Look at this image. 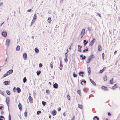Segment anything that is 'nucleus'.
<instances>
[{
  "mask_svg": "<svg viewBox=\"0 0 120 120\" xmlns=\"http://www.w3.org/2000/svg\"><path fill=\"white\" fill-rule=\"evenodd\" d=\"M85 34V29H83L82 31H81L80 35H81V38H82L83 36V35Z\"/></svg>",
  "mask_w": 120,
  "mask_h": 120,
  "instance_id": "obj_1",
  "label": "nucleus"
},
{
  "mask_svg": "<svg viewBox=\"0 0 120 120\" xmlns=\"http://www.w3.org/2000/svg\"><path fill=\"white\" fill-rule=\"evenodd\" d=\"M95 40V39L94 38H93V39L90 42L89 44V45L91 46H92Z\"/></svg>",
  "mask_w": 120,
  "mask_h": 120,
  "instance_id": "obj_2",
  "label": "nucleus"
},
{
  "mask_svg": "<svg viewBox=\"0 0 120 120\" xmlns=\"http://www.w3.org/2000/svg\"><path fill=\"white\" fill-rule=\"evenodd\" d=\"M10 99L9 98H6V102L7 104L8 105L9 104Z\"/></svg>",
  "mask_w": 120,
  "mask_h": 120,
  "instance_id": "obj_3",
  "label": "nucleus"
},
{
  "mask_svg": "<svg viewBox=\"0 0 120 120\" xmlns=\"http://www.w3.org/2000/svg\"><path fill=\"white\" fill-rule=\"evenodd\" d=\"M2 35L4 37H6L7 36V33L6 31H4L2 33Z\"/></svg>",
  "mask_w": 120,
  "mask_h": 120,
  "instance_id": "obj_4",
  "label": "nucleus"
},
{
  "mask_svg": "<svg viewBox=\"0 0 120 120\" xmlns=\"http://www.w3.org/2000/svg\"><path fill=\"white\" fill-rule=\"evenodd\" d=\"M23 58L25 60L27 59V55L25 53H24L23 54Z\"/></svg>",
  "mask_w": 120,
  "mask_h": 120,
  "instance_id": "obj_5",
  "label": "nucleus"
},
{
  "mask_svg": "<svg viewBox=\"0 0 120 120\" xmlns=\"http://www.w3.org/2000/svg\"><path fill=\"white\" fill-rule=\"evenodd\" d=\"M29 100L30 102L32 103L33 102V99L32 97L31 96H29Z\"/></svg>",
  "mask_w": 120,
  "mask_h": 120,
  "instance_id": "obj_6",
  "label": "nucleus"
},
{
  "mask_svg": "<svg viewBox=\"0 0 120 120\" xmlns=\"http://www.w3.org/2000/svg\"><path fill=\"white\" fill-rule=\"evenodd\" d=\"M101 88L105 90H108L107 87L104 86H102Z\"/></svg>",
  "mask_w": 120,
  "mask_h": 120,
  "instance_id": "obj_7",
  "label": "nucleus"
},
{
  "mask_svg": "<svg viewBox=\"0 0 120 120\" xmlns=\"http://www.w3.org/2000/svg\"><path fill=\"white\" fill-rule=\"evenodd\" d=\"M52 113L53 116H54L56 115V112L55 110H53L52 111Z\"/></svg>",
  "mask_w": 120,
  "mask_h": 120,
  "instance_id": "obj_8",
  "label": "nucleus"
},
{
  "mask_svg": "<svg viewBox=\"0 0 120 120\" xmlns=\"http://www.w3.org/2000/svg\"><path fill=\"white\" fill-rule=\"evenodd\" d=\"M106 68V67H104L102 70H100V71L99 72V73H102L103 72V71Z\"/></svg>",
  "mask_w": 120,
  "mask_h": 120,
  "instance_id": "obj_9",
  "label": "nucleus"
},
{
  "mask_svg": "<svg viewBox=\"0 0 120 120\" xmlns=\"http://www.w3.org/2000/svg\"><path fill=\"white\" fill-rule=\"evenodd\" d=\"M94 57V56L92 54L91 55L88 57V59L90 60H92L93 58Z\"/></svg>",
  "mask_w": 120,
  "mask_h": 120,
  "instance_id": "obj_10",
  "label": "nucleus"
},
{
  "mask_svg": "<svg viewBox=\"0 0 120 120\" xmlns=\"http://www.w3.org/2000/svg\"><path fill=\"white\" fill-rule=\"evenodd\" d=\"M13 70L12 69L8 71L7 72V73L8 75L11 74L13 72Z\"/></svg>",
  "mask_w": 120,
  "mask_h": 120,
  "instance_id": "obj_11",
  "label": "nucleus"
},
{
  "mask_svg": "<svg viewBox=\"0 0 120 120\" xmlns=\"http://www.w3.org/2000/svg\"><path fill=\"white\" fill-rule=\"evenodd\" d=\"M83 73L84 72H83L81 71L79 72V74L82 77H83Z\"/></svg>",
  "mask_w": 120,
  "mask_h": 120,
  "instance_id": "obj_12",
  "label": "nucleus"
},
{
  "mask_svg": "<svg viewBox=\"0 0 120 120\" xmlns=\"http://www.w3.org/2000/svg\"><path fill=\"white\" fill-rule=\"evenodd\" d=\"M90 80L91 82L92 83V84L94 85H95L96 84L95 82L93 81L91 79H90Z\"/></svg>",
  "mask_w": 120,
  "mask_h": 120,
  "instance_id": "obj_13",
  "label": "nucleus"
},
{
  "mask_svg": "<svg viewBox=\"0 0 120 120\" xmlns=\"http://www.w3.org/2000/svg\"><path fill=\"white\" fill-rule=\"evenodd\" d=\"M63 65L61 62H60V70H62L63 68Z\"/></svg>",
  "mask_w": 120,
  "mask_h": 120,
  "instance_id": "obj_14",
  "label": "nucleus"
},
{
  "mask_svg": "<svg viewBox=\"0 0 120 120\" xmlns=\"http://www.w3.org/2000/svg\"><path fill=\"white\" fill-rule=\"evenodd\" d=\"M10 40L9 39H7L6 40V44L7 45H8L9 43H10Z\"/></svg>",
  "mask_w": 120,
  "mask_h": 120,
  "instance_id": "obj_15",
  "label": "nucleus"
},
{
  "mask_svg": "<svg viewBox=\"0 0 120 120\" xmlns=\"http://www.w3.org/2000/svg\"><path fill=\"white\" fill-rule=\"evenodd\" d=\"M117 85L116 84H115L114 86L112 87V88L113 89H115L116 88H117Z\"/></svg>",
  "mask_w": 120,
  "mask_h": 120,
  "instance_id": "obj_16",
  "label": "nucleus"
},
{
  "mask_svg": "<svg viewBox=\"0 0 120 120\" xmlns=\"http://www.w3.org/2000/svg\"><path fill=\"white\" fill-rule=\"evenodd\" d=\"M16 90L17 92L19 93H20L21 92V90L19 87H17L16 88Z\"/></svg>",
  "mask_w": 120,
  "mask_h": 120,
  "instance_id": "obj_17",
  "label": "nucleus"
},
{
  "mask_svg": "<svg viewBox=\"0 0 120 120\" xmlns=\"http://www.w3.org/2000/svg\"><path fill=\"white\" fill-rule=\"evenodd\" d=\"M51 18L50 17H49L48 18V20H47L48 22L49 23H50L51 22Z\"/></svg>",
  "mask_w": 120,
  "mask_h": 120,
  "instance_id": "obj_18",
  "label": "nucleus"
},
{
  "mask_svg": "<svg viewBox=\"0 0 120 120\" xmlns=\"http://www.w3.org/2000/svg\"><path fill=\"white\" fill-rule=\"evenodd\" d=\"M18 107L19 109L20 110H21L22 109V105L21 103H19L18 105Z\"/></svg>",
  "mask_w": 120,
  "mask_h": 120,
  "instance_id": "obj_19",
  "label": "nucleus"
},
{
  "mask_svg": "<svg viewBox=\"0 0 120 120\" xmlns=\"http://www.w3.org/2000/svg\"><path fill=\"white\" fill-rule=\"evenodd\" d=\"M53 87L55 88H57L58 87V85L57 84L55 83L53 85Z\"/></svg>",
  "mask_w": 120,
  "mask_h": 120,
  "instance_id": "obj_20",
  "label": "nucleus"
},
{
  "mask_svg": "<svg viewBox=\"0 0 120 120\" xmlns=\"http://www.w3.org/2000/svg\"><path fill=\"white\" fill-rule=\"evenodd\" d=\"M37 17L36 15V14H35L34 15V17L33 19V21H33V20H35V19H36V18Z\"/></svg>",
  "mask_w": 120,
  "mask_h": 120,
  "instance_id": "obj_21",
  "label": "nucleus"
},
{
  "mask_svg": "<svg viewBox=\"0 0 120 120\" xmlns=\"http://www.w3.org/2000/svg\"><path fill=\"white\" fill-rule=\"evenodd\" d=\"M10 81H6L4 82V84L5 85H7L9 84Z\"/></svg>",
  "mask_w": 120,
  "mask_h": 120,
  "instance_id": "obj_22",
  "label": "nucleus"
},
{
  "mask_svg": "<svg viewBox=\"0 0 120 120\" xmlns=\"http://www.w3.org/2000/svg\"><path fill=\"white\" fill-rule=\"evenodd\" d=\"M98 50L99 51H101V48L100 45L98 46Z\"/></svg>",
  "mask_w": 120,
  "mask_h": 120,
  "instance_id": "obj_23",
  "label": "nucleus"
},
{
  "mask_svg": "<svg viewBox=\"0 0 120 120\" xmlns=\"http://www.w3.org/2000/svg\"><path fill=\"white\" fill-rule=\"evenodd\" d=\"M20 49V47L19 46H17L16 48V50L17 51H19Z\"/></svg>",
  "mask_w": 120,
  "mask_h": 120,
  "instance_id": "obj_24",
  "label": "nucleus"
},
{
  "mask_svg": "<svg viewBox=\"0 0 120 120\" xmlns=\"http://www.w3.org/2000/svg\"><path fill=\"white\" fill-rule=\"evenodd\" d=\"M93 120H99V119L97 116H95L93 118Z\"/></svg>",
  "mask_w": 120,
  "mask_h": 120,
  "instance_id": "obj_25",
  "label": "nucleus"
},
{
  "mask_svg": "<svg viewBox=\"0 0 120 120\" xmlns=\"http://www.w3.org/2000/svg\"><path fill=\"white\" fill-rule=\"evenodd\" d=\"M88 41H86V40H84L83 41V43L84 44V45H86L88 43Z\"/></svg>",
  "mask_w": 120,
  "mask_h": 120,
  "instance_id": "obj_26",
  "label": "nucleus"
},
{
  "mask_svg": "<svg viewBox=\"0 0 120 120\" xmlns=\"http://www.w3.org/2000/svg\"><path fill=\"white\" fill-rule=\"evenodd\" d=\"M77 93L80 96H81V91L80 90H78L77 91Z\"/></svg>",
  "mask_w": 120,
  "mask_h": 120,
  "instance_id": "obj_27",
  "label": "nucleus"
},
{
  "mask_svg": "<svg viewBox=\"0 0 120 120\" xmlns=\"http://www.w3.org/2000/svg\"><path fill=\"white\" fill-rule=\"evenodd\" d=\"M80 57L82 58V60H84L86 58V56H83H83L82 55H81L80 56Z\"/></svg>",
  "mask_w": 120,
  "mask_h": 120,
  "instance_id": "obj_28",
  "label": "nucleus"
},
{
  "mask_svg": "<svg viewBox=\"0 0 120 120\" xmlns=\"http://www.w3.org/2000/svg\"><path fill=\"white\" fill-rule=\"evenodd\" d=\"M103 80L104 81H106L107 80V77L105 75L103 78Z\"/></svg>",
  "mask_w": 120,
  "mask_h": 120,
  "instance_id": "obj_29",
  "label": "nucleus"
},
{
  "mask_svg": "<svg viewBox=\"0 0 120 120\" xmlns=\"http://www.w3.org/2000/svg\"><path fill=\"white\" fill-rule=\"evenodd\" d=\"M113 79H112L110 80L109 82L111 84H113Z\"/></svg>",
  "mask_w": 120,
  "mask_h": 120,
  "instance_id": "obj_30",
  "label": "nucleus"
},
{
  "mask_svg": "<svg viewBox=\"0 0 120 120\" xmlns=\"http://www.w3.org/2000/svg\"><path fill=\"white\" fill-rule=\"evenodd\" d=\"M67 98L68 99V100H70V96H69V95H67Z\"/></svg>",
  "mask_w": 120,
  "mask_h": 120,
  "instance_id": "obj_31",
  "label": "nucleus"
},
{
  "mask_svg": "<svg viewBox=\"0 0 120 120\" xmlns=\"http://www.w3.org/2000/svg\"><path fill=\"white\" fill-rule=\"evenodd\" d=\"M34 50L37 53L39 52V50L37 48H35Z\"/></svg>",
  "mask_w": 120,
  "mask_h": 120,
  "instance_id": "obj_32",
  "label": "nucleus"
},
{
  "mask_svg": "<svg viewBox=\"0 0 120 120\" xmlns=\"http://www.w3.org/2000/svg\"><path fill=\"white\" fill-rule=\"evenodd\" d=\"M23 82L24 83H25L26 81V77H24L23 79Z\"/></svg>",
  "mask_w": 120,
  "mask_h": 120,
  "instance_id": "obj_33",
  "label": "nucleus"
},
{
  "mask_svg": "<svg viewBox=\"0 0 120 120\" xmlns=\"http://www.w3.org/2000/svg\"><path fill=\"white\" fill-rule=\"evenodd\" d=\"M6 92L7 94L8 95H10L11 94L10 92V91L9 90H7L6 91Z\"/></svg>",
  "mask_w": 120,
  "mask_h": 120,
  "instance_id": "obj_34",
  "label": "nucleus"
},
{
  "mask_svg": "<svg viewBox=\"0 0 120 120\" xmlns=\"http://www.w3.org/2000/svg\"><path fill=\"white\" fill-rule=\"evenodd\" d=\"M41 72V71H37V75H39Z\"/></svg>",
  "mask_w": 120,
  "mask_h": 120,
  "instance_id": "obj_35",
  "label": "nucleus"
},
{
  "mask_svg": "<svg viewBox=\"0 0 120 120\" xmlns=\"http://www.w3.org/2000/svg\"><path fill=\"white\" fill-rule=\"evenodd\" d=\"M78 105H79L78 107L79 108H80V109H82V105H79V104Z\"/></svg>",
  "mask_w": 120,
  "mask_h": 120,
  "instance_id": "obj_36",
  "label": "nucleus"
},
{
  "mask_svg": "<svg viewBox=\"0 0 120 120\" xmlns=\"http://www.w3.org/2000/svg\"><path fill=\"white\" fill-rule=\"evenodd\" d=\"M88 72L89 74L90 75L91 72L90 68V67H89L88 68Z\"/></svg>",
  "mask_w": 120,
  "mask_h": 120,
  "instance_id": "obj_37",
  "label": "nucleus"
},
{
  "mask_svg": "<svg viewBox=\"0 0 120 120\" xmlns=\"http://www.w3.org/2000/svg\"><path fill=\"white\" fill-rule=\"evenodd\" d=\"M102 58L103 60H104V56H105V54L104 53H102Z\"/></svg>",
  "mask_w": 120,
  "mask_h": 120,
  "instance_id": "obj_38",
  "label": "nucleus"
},
{
  "mask_svg": "<svg viewBox=\"0 0 120 120\" xmlns=\"http://www.w3.org/2000/svg\"><path fill=\"white\" fill-rule=\"evenodd\" d=\"M53 62H51L50 63V67L51 68H52L53 67L52 64H53Z\"/></svg>",
  "mask_w": 120,
  "mask_h": 120,
  "instance_id": "obj_39",
  "label": "nucleus"
},
{
  "mask_svg": "<svg viewBox=\"0 0 120 120\" xmlns=\"http://www.w3.org/2000/svg\"><path fill=\"white\" fill-rule=\"evenodd\" d=\"M42 104L44 106L45 105H46V102H45V101H42Z\"/></svg>",
  "mask_w": 120,
  "mask_h": 120,
  "instance_id": "obj_40",
  "label": "nucleus"
},
{
  "mask_svg": "<svg viewBox=\"0 0 120 120\" xmlns=\"http://www.w3.org/2000/svg\"><path fill=\"white\" fill-rule=\"evenodd\" d=\"M8 75V73H7H7H5L4 75L3 76L4 77H6V76H7Z\"/></svg>",
  "mask_w": 120,
  "mask_h": 120,
  "instance_id": "obj_41",
  "label": "nucleus"
},
{
  "mask_svg": "<svg viewBox=\"0 0 120 120\" xmlns=\"http://www.w3.org/2000/svg\"><path fill=\"white\" fill-rule=\"evenodd\" d=\"M73 76L74 77H76L77 75L75 74V72L73 73Z\"/></svg>",
  "mask_w": 120,
  "mask_h": 120,
  "instance_id": "obj_42",
  "label": "nucleus"
},
{
  "mask_svg": "<svg viewBox=\"0 0 120 120\" xmlns=\"http://www.w3.org/2000/svg\"><path fill=\"white\" fill-rule=\"evenodd\" d=\"M24 115L25 117H26L27 116V113L25 111L24 112Z\"/></svg>",
  "mask_w": 120,
  "mask_h": 120,
  "instance_id": "obj_43",
  "label": "nucleus"
},
{
  "mask_svg": "<svg viewBox=\"0 0 120 120\" xmlns=\"http://www.w3.org/2000/svg\"><path fill=\"white\" fill-rule=\"evenodd\" d=\"M50 92L49 91V90H46V92L48 94H49V93Z\"/></svg>",
  "mask_w": 120,
  "mask_h": 120,
  "instance_id": "obj_44",
  "label": "nucleus"
},
{
  "mask_svg": "<svg viewBox=\"0 0 120 120\" xmlns=\"http://www.w3.org/2000/svg\"><path fill=\"white\" fill-rule=\"evenodd\" d=\"M88 49L87 48L86 49H84L83 50V52H85L86 51H88Z\"/></svg>",
  "mask_w": 120,
  "mask_h": 120,
  "instance_id": "obj_45",
  "label": "nucleus"
},
{
  "mask_svg": "<svg viewBox=\"0 0 120 120\" xmlns=\"http://www.w3.org/2000/svg\"><path fill=\"white\" fill-rule=\"evenodd\" d=\"M90 60L89 59H88L86 60V62L88 63H89L90 62Z\"/></svg>",
  "mask_w": 120,
  "mask_h": 120,
  "instance_id": "obj_46",
  "label": "nucleus"
},
{
  "mask_svg": "<svg viewBox=\"0 0 120 120\" xmlns=\"http://www.w3.org/2000/svg\"><path fill=\"white\" fill-rule=\"evenodd\" d=\"M41 113V112L40 111H38L37 112V114H39L40 113Z\"/></svg>",
  "mask_w": 120,
  "mask_h": 120,
  "instance_id": "obj_47",
  "label": "nucleus"
},
{
  "mask_svg": "<svg viewBox=\"0 0 120 120\" xmlns=\"http://www.w3.org/2000/svg\"><path fill=\"white\" fill-rule=\"evenodd\" d=\"M42 66V65L41 63H40L39 64V66L40 67H41Z\"/></svg>",
  "mask_w": 120,
  "mask_h": 120,
  "instance_id": "obj_48",
  "label": "nucleus"
},
{
  "mask_svg": "<svg viewBox=\"0 0 120 120\" xmlns=\"http://www.w3.org/2000/svg\"><path fill=\"white\" fill-rule=\"evenodd\" d=\"M9 120H11V116L9 115Z\"/></svg>",
  "mask_w": 120,
  "mask_h": 120,
  "instance_id": "obj_49",
  "label": "nucleus"
},
{
  "mask_svg": "<svg viewBox=\"0 0 120 120\" xmlns=\"http://www.w3.org/2000/svg\"><path fill=\"white\" fill-rule=\"evenodd\" d=\"M3 4V3L0 2V6L1 7L2 6Z\"/></svg>",
  "mask_w": 120,
  "mask_h": 120,
  "instance_id": "obj_50",
  "label": "nucleus"
},
{
  "mask_svg": "<svg viewBox=\"0 0 120 120\" xmlns=\"http://www.w3.org/2000/svg\"><path fill=\"white\" fill-rule=\"evenodd\" d=\"M82 48V47L81 46H80L79 45L78 46V49H81Z\"/></svg>",
  "mask_w": 120,
  "mask_h": 120,
  "instance_id": "obj_51",
  "label": "nucleus"
},
{
  "mask_svg": "<svg viewBox=\"0 0 120 120\" xmlns=\"http://www.w3.org/2000/svg\"><path fill=\"white\" fill-rule=\"evenodd\" d=\"M1 94L2 95H3L4 96V92H2L1 93Z\"/></svg>",
  "mask_w": 120,
  "mask_h": 120,
  "instance_id": "obj_52",
  "label": "nucleus"
},
{
  "mask_svg": "<svg viewBox=\"0 0 120 120\" xmlns=\"http://www.w3.org/2000/svg\"><path fill=\"white\" fill-rule=\"evenodd\" d=\"M81 82H83L84 83H86V81L85 80H84V81H82V80L81 81Z\"/></svg>",
  "mask_w": 120,
  "mask_h": 120,
  "instance_id": "obj_53",
  "label": "nucleus"
},
{
  "mask_svg": "<svg viewBox=\"0 0 120 120\" xmlns=\"http://www.w3.org/2000/svg\"><path fill=\"white\" fill-rule=\"evenodd\" d=\"M108 116H111V114L109 112H108Z\"/></svg>",
  "mask_w": 120,
  "mask_h": 120,
  "instance_id": "obj_54",
  "label": "nucleus"
},
{
  "mask_svg": "<svg viewBox=\"0 0 120 120\" xmlns=\"http://www.w3.org/2000/svg\"><path fill=\"white\" fill-rule=\"evenodd\" d=\"M97 15H98L100 17H101V15L99 13H98Z\"/></svg>",
  "mask_w": 120,
  "mask_h": 120,
  "instance_id": "obj_55",
  "label": "nucleus"
},
{
  "mask_svg": "<svg viewBox=\"0 0 120 120\" xmlns=\"http://www.w3.org/2000/svg\"><path fill=\"white\" fill-rule=\"evenodd\" d=\"M75 119V116H74L72 119L71 120H74Z\"/></svg>",
  "mask_w": 120,
  "mask_h": 120,
  "instance_id": "obj_56",
  "label": "nucleus"
},
{
  "mask_svg": "<svg viewBox=\"0 0 120 120\" xmlns=\"http://www.w3.org/2000/svg\"><path fill=\"white\" fill-rule=\"evenodd\" d=\"M13 90L14 92H15V87H14L13 88Z\"/></svg>",
  "mask_w": 120,
  "mask_h": 120,
  "instance_id": "obj_57",
  "label": "nucleus"
},
{
  "mask_svg": "<svg viewBox=\"0 0 120 120\" xmlns=\"http://www.w3.org/2000/svg\"><path fill=\"white\" fill-rule=\"evenodd\" d=\"M0 117L1 118H4L5 119L4 117L3 116H0Z\"/></svg>",
  "mask_w": 120,
  "mask_h": 120,
  "instance_id": "obj_58",
  "label": "nucleus"
},
{
  "mask_svg": "<svg viewBox=\"0 0 120 120\" xmlns=\"http://www.w3.org/2000/svg\"><path fill=\"white\" fill-rule=\"evenodd\" d=\"M78 51L80 52H81V49H78Z\"/></svg>",
  "mask_w": 120,
  "mask_h": 120,
  "instance_id": "obj_59",
  "label": "nucleus"
},
{
  "mask_svg": "<svg viewBox=\"0 0 120 120\" xmlns=\"http://www.w3.org/2000/svg\"><path fill=\"white\" fill-rule=\"evenodd\" d=\"M61 109L60 107H59L58 109V111H59L61 110Z\"/></svg>",
  "mask_w": 120,
  "mask_h": 120,
  "instance_id": "obj_60",
  "label": "nucleus"
},
{
  "mask_svg": "<svg viewBox=\"0 0 120 120\" xmlns=\"http://www.w3.org/2000/svg\"><path fill=\"white\" fill-rule=\"evenodd\" d=\"M66 58V59H65V61L66 62H67L68 61V59H67V57Z\"/></svg>",
  "mask_w": 120,
  "mask_h": 120,
  "instance_id": "obj_61",
  "label": "nucleus"
},
{
  "mask_svg": "<svg viewBox=\"0 0 120 120\" xmlns=\"http://www.w3.org/2000/svg\"><path fill=\"white\" fill-rule=\"evenodd\" d=\"M31 9H30L28 10L27 11L28 12H30L31 11Z\"/></svg>",
  "mask_w": 120,
  "mask_h": 120,
  "instance_id": "obj_62",
  "label": "nucleus"
},
{
  "mask_svg": "<svg viewBox=\"0 0 120 120\" xmlns=\"http://www.w3.org/2000/svg\"><path fill=\"white\" fill-rule=\"evenodd\" d=\"M63 115L64 116H65V112L63 113Z\"/></svg>",
  "mask_w": 120,
  "mask_h": 120,
  "instance_id": "obj_63",
  "label": "nucleus"
},
{
  "mask_svg": "<svg viewBox=\"0 0 120 120\" xmlns=\"http://www.w3.org/2000/svg\"><path fill=\"white\" fill-rule=\"evenodd\" d=\"M116 53H117V51L116 50L114 52V54H115Z\"/></svg>",
  "mask_w": 120,
  "mask_h": 120,
  "instance_id": "obj_64",
  "label": "nucleus"
}]
</instances>
